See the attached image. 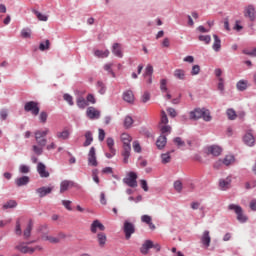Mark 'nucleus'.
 Listing matches in <instances>:
<instances>
[{
	"instance_id": "f257e3e1",
	"label": "nucleus",
	"mask_w": 256,
	"mask_h": 256,
	"mask_svg": "<svg viewBox=\"0 0 256 256\" xmlns=\"http://www.w3.org/2000/svg\"><path fill=\"white\" fill-rule=\"evenodd\" d=\"M121 141L123 143V163H129V157H131V141H133V138L128 133H123L121 135Z\"/></svg>"
},
{
	"instance_id": "f03ea898",
	"label": "nucleus",
	"mask_w": 256,
	"mask_h": 256,
	"mask_svg": "<svg viewBox=\"0 0 256 256\" xmlns=\"http://www.w3.org/2000/svg\"><path fill=\"white\" fill-rule=\"evenodd\" d=\"M31 243H35V241H31V242H22L20 244H18L16 246V249L18 251H20V253H24V255H27V253L29 255H33L34 251H43V247L41 246H35V247H29V245H31Z\"/></svg>"
},
{
	"instance_id": "7ed1b4c3",
	"label": "nucleus",
	"mask_w": 256,
	"mask_h": 256,
	"mask_svg": "<svg viewBox=\"0 0 256 256\" xmlns=\"http://www.w3.org/2000/svg\"><path fill=\"white\" fill-rule=\"evenodd\" d=\"M228 209H229V211H234V213H236L237 219L240 223H246L247 216H245V214H243V208H241V206L236 205V204H230L228 206Z\"/></svg>"
},
{
	"instance_id": "20e7f679",
	"label": "nucleus",
	"mask_w": 256,
	"mask_h": 256,
	"mask_svg": "<svg viewBox=\"0 0 256 256\" xmlns=\"http://www.w3.org/2000/svg\"><path fill=\"white\" fill-rule=\"evenodd\" d=\"M24 111H26V113H31L32 115H34V117H37L40 111L39 103L36 101L26 102L24 105Z\"/></svg>"
},
{
	"instance_id": "39448f33",
	"label": "nucleus",
	"mask_w": 256,
	"mask_h": 256,
	"mask_svg": "<svg viewBox=\"0 0 256 256\" xmlns=\"http://www.w3.org/2000/svg\"><path fill=\"white\" fill-rule=\"evenodd\" d=\"M34 135L38 145H40L41 147H45V145H47V139L42 137H47V135H49V128H45L44 131L37 130Z\"/></svg>"
},
{
	"instance_id": "423d86ee",
	"label": "nucleus",
	"mask_w": 256,
	"mask_h": 256,
	"mask_svg": "<svg viewBox=\"0 0 256 256\" xmlns=\"http://www.w3.org/2000/svg\"><path fill=\"white\" fill-rule=\"evenodd\" d=\"M123 231L125 234V239H127V240L131 239V235H133V233H135V224L126 220L124 222Z\"/></svg>"
},
{
	"instance_id": "0eeeda50",
	"label": "nucleus",
	"mask_w": 256,
	"mask_h": 256,
	"mask_svg": "<svg viewBox=\"0 0 256 256\" xmlns=\"http://www.w3.org/2000/svg\"><path fill=\"white\" fill-rule=\"evenodd\" d=\"M244 17L250 19L251 21H255L256 9L254 5L250 4L244 8Z\"/></svg>"
},
{
	"instance_id": "6e6552de",
	"label": "nucleus",
	"mask_w": 256,
	"mask_h": 256,
	"mask_svg": "<svg viewBox=\"0 0 256 256\" xmlns=\"http://www.w3.org/2000/svg\"><path fill=\"white\" fill-rule=\"evenodd\" d=\"M88 165L90 167H97L99 163L97 162V153L95 147H91L88 153Z\"/></svg>"
},
{
	"instance_id": "1a4fd4ad",
	"label": "nucleus",
	"mask_w": 256,
	"mask_h": 256,
	"mask_svg": "<svg viewBox=\"0 0 256 256\" xmlns=\"http://www.w3.org/2000/svg\"><path fill=\"white\" fill-rule=\"evenodd\" d=\"M123 181L128 187H137V174L135 172H130L128 177L124 178Z\"/></svg>"
},
{
	"instance_id": "9d476101",
	"label": "nucleus",
	"mask_w": 256,
	"mask_h": 256,
	"mask_svg": "<svg viewBox=\"0 0 256 256\" xmlns=\"http://www.w3.org/2000/svg\"><path fill=\"white\" fill-rule=\"evenodd\" d=\"M200 241L206 249L211 245V234L208 230L204 231L200 237Z\"/></svg>"
},
{
	"instance_id": "9b49d317",
	"label": "nucleus",
	"mask_w": 256,
	"mask_h": 256,
	"mask_svg": "<svg viewBox=\"0 0 256 256\" xmlns=\"http://www.w3.org/2000/svg\"><path fill=\"white\" fill-rule=\"evenodd\" d=\"M231 176H228L226 179L219 180V188L221 191H227V189L231 188Z\"/></svg>"
},
{
	"instance_id": "f8f14e48",
	"label": "nucleus",
	"mask_w": 256,
	"mask_h": 256,
	"mask_svg": "<svg viewBox=\"0 0 256 256\" xmlns=\"http://www.w3.org/2000/svg\"><path fill=\"white\" fill-rule=\"evenodd\" d=\"M86 115L89 119H99L101 113L95 107H88L86 110Z\"/></svg>"
},
{
	"instance_id": "ddd939ff",
	"label": "nucleus",
	"mask_w": 256,
	"mask_h": 256,
	"mask_svg": "<svg viewBox=\"0 0 256 256\" xmlns=\"http://www.w3.org/2000/svg\"><path fill=\"white\" fill-rule=\"evenodd\" d=\"M243 141L245 145H248V147H253L255 145V137L251 132H248L244 135Z\"/></svg>"
},
{
	"instance_id": "4468645a",
	"label": "nucleus",
	"mask_w": 256,
	"mask_h": 256,
	"mask_svg": "<svg viewBox=\"0 0 256 256\" xmlns=\"http://www.w3.org/2000/svg\"><path fill=\"white\" fill-rule=\"evenodd\" d=\"M37 171L42 178H47L49 177V172L47 171V167L45 164L39 162L37 165Z\"/></svg>"
},
{
	"instance_id": "2eb2a0df",
	"label": "nucleus",
	"mask_w": 256,
	"mask_h": 256,
	"mask_svg": "<svg viewBox=\"0 0 256 256\" xmlns=\"http://www.w3.org/2000/svg\"><path fill=\"white\" fill-rule=\"evenodd\" d=\"M97 229H99V231H103L105 229V225L100 223L99 220H94L90 226V231L92 233H97Z\"/></svg>"
},
{
	"instance_id": "dca6fc26",
	"label": "nucleus",
	"mask_w": 256,
	"mask_h": 256,
	"mask_svg": "<svg viewBox=\"0 0 256 256\" xmlns=\"http://www.w3.org/2000/svg\"><path fill=\"white\" fill-rule=\"evenodd\" d=\"M149 249H153V241L146 240L140 248V252L142 255H147L149 253Z\"/></svg>"
},
{
	"instance_id": "f3484780",
	"label": "nucleus",
	"mask_w": 256,
	"mask_h": 256,
	"mask_svg": "<svg viewBox=\"0 0 256 256\" xmlns=\"http://www.w3.org/2000/svg\"><path fill=\"white\" fill-rule=\"evenodd\" d=\"M112 53H113V55H115V57H119V59H122L123 50L121 49V44L114 43L112 46Z\"/></svg>"
},
{
	"instance_id": "a211bd4d",
	"label": "nucleus",
	"mask_w": 256,
	"mask_h": 256,
	"mask_svg": "<svg viewBox=\"0 0 256 256\" xmlns=\"http://www.w3.org/2000/svg\"><path fill=\"white\" fill-rule=\"evenodd\" d=\"M123 100L126 101V103H134L135 102V94H133V91L127 90L123 93Z\"/></svg>"
},
{
	"instance_id": "6ab92c4d",
	"label": "nucleus",
	"mask_w": 256,
	"mask_h": 256,
	"mask_svg": "<svg viewBox=\"0 0 256 256\" xmlns=\"http://www.w3.org/2000/svg\"><path fill=\"white\" fill-rule=\"evenodd\" d=\"M73 181L64 180L60 183V193H65V191H69L71 187H73Z\"/></svg>"
},
{
	"instance_id": "aec40b11",
	"label": "nucleus",
	"mask_w": 256,
	"mask_h": 256,
	"mask_svg": "<svg viewBox=\"0 0 256 256\" xmlns=\"http://www.w3.org/2000/svg\"><path fill=\"white\" fill-rule=\"evenodd\" d=\"M30 181L29 176H22L15 179V184L17 187H23L25 185H28Z\"/></svg>"
},
{
	"instance_id": "412c9836",
	"label": "nucleus",
	"mask_w": 256,
	"mask_h": 256,
	"mask_svg": "<svg viewBox=\"0 0 256 256\" xmlns=\"http://www.w3.org/2000/svg\"><path fill=\"white\" fill-rule=\"evenodd\" d=\"M97 241H98V245L99 247H105V245H107V235L103 232H100L97 234Z\"/></svg>"
},
{
	"instance_id": "4be33fe9",
	"label": "nucleus",
	"mask_w": 256,
	"mask_h": 256,
	"mask_svg": "<svg viewBox=\"0 0 256 256\" xmlns=\"http://www.w3.org/2000/svg\"><path fill=\"white\" fill-rule=\"evenodd\" d=\"M203 117V109L201 108H196L195 110L190 112V119H202Z\"/></svg>"
},
{
	"instance_id": "5701e85b",
	"label": "nucleus",
	"mask_w": 256,
	"mask_h": 256,
	"mask_svg": "<svg viewBox=\"0 0 256 256\" xmlns=\"http://www.w3.org/2000/svg\"><path fill=\"white\" fill-rule=\"evenodd\" d=\"M51 191H53V187H40L36 190V193H38L39 197H45L49 195Z\"/></svg>"
},
{
	"instance_id": "b1692460",
	"label": "nucleus",
	"mask_w": 256,
	"mask_h": 256,
	"mask_svg": "<svg viewBox=\"0 0 256 256\" xmlns=\"http://www.w3.org/2000/svg\"><path fill=\"white\" fill-rule=\"evenodd\" d=\"M221 151L222 149L219 146L213 145L208 147V153L214 157H219V155H221Z\"/></svg>"
},
{
	"instance_id": "393cba45",
	"label": "nucleus",
	"mask_w": 256,
	"mask_h": 256,
	"mask_svg": "<svg viewBox=\"0 0 256 256\" xmlns=\"http://www.w3.org/2000/svg\"><path fill=\"white\" fill-rule=\"evenodd\" d=\"M167 145V137L165 135H160L156 141V147L158 149H163Z\"/></svg>"
},
{
	"instance_id": "a878e982",
	"label": "nucleus",
	"mask_w": 256,
	"mask_h": 256,
	"mask_svg": "<svg viewBox=\"0 0 256 256\" xmlns=\"http://www.w3.org/2000/svg\"><path fill=\"white\" fill-rule=\"evenodd\" d=\"M214 43L212 45V49L218 53V51H221V39H219V36L217 34L213 35Z\"/></svg>"
},
{
	"instance_id": "bb28decb",
	"label": "nucleus",
	"mask_w": 256,
	"mask_h": 256,
	"mask_svg": "<svg viewBox=\"0 0 256 256\" xmlns=\"http://www.w3.org/2000/svg\"><path fill=\"white\" fill-rule=\"evenodd\" d=\"M31 231H33V220H29L26 229L23 232L24 239L31 237Z\"/></svg>"
},
{
	"instance_id": "cd10ccee",
	"label": "nucleus",
	"mask_w": 256,
	"mask_h": 256,
	"mask_svg": "<svg viewBox=\"0 0 256 256\" xmlns=\"http://www.w3.org/2000/svg\"><path fill=\"white\" fill-rule=\"evenodd\" d=\"M247 87H249V81L247 80H240L236 84V89L238 91H246Z\"/></svg>"
},
{
	"instance_id": "c85d7f7f",
	"label": "nucleus",
	"mask_w": 256,
	"mask_h": 256,
	"mask_svg": "<svg viewBox=\"0 0 256 256\" xmlns=\"http://www.w3.org/2000/svg\"><path fill=\"white\" fill-rule=\"evenodd\" d=\"M223 165L229 167L235 163V156L233 155H226L225 158L222 160Z\"/></svg>"
},
{
	"instance_id": "c756f323",
	"label": "nucleus",
	"mask_w": 256,
	"mask_h": 256,
	"mask_svg": "<svg viewBox=\"0 0 256 256\" xmlns=\"http://www.w3.org/2000/svg\"><path fill=\"white\" fill-rule=\"evenodd\" d=\"M174 77L176 79H179L180 81H185V77H186L185 70L183 69L174 70Z\"/></svg>"
},
{
	"instance_id": "7c9ffc66",
	"label": "nucleus",
	"mask_w": 256,
	"mask_h": 256,
	"mask_svg": "<svg viewBox=\"0 0 256 256\" xmlns=\"http://www.w3.org/2000/svg\"><path fill=\"white\" fill-rule=\"evenodd\" d=\"M85 139L83 147H89V145L93 143V133H91V131H87L85 133Z\"/></svg>"
},
{
	"instance_id": "2f4dec72",
	"label": "nucleus",
	"mask_w": 256,
	"mask_h": 256,
	"mask_svg": "<svg viewBox=\"0 0 256 256\" xmlns=\"http://www.w3.org/2000/svg\"><path fill=\"white\" fill-rule=\"evenodd\" d=\"M41 239L42 241H49V243H53V244L59 243L60 241L59 238L55 236H49L47 234L42 235Z\"/></svg>"
},
{
	"instance_id": "473e14b6",
	"label": "nucleus",
	"mask_w": 256,
	"mask_h": 256,
	"mask_svg": "<svg viewBox=\"0 0 256 256\" xmlns=\"http://www.w3.org/2000/svg\"><path fill=\"white\" fill-rule=\"evenodd\" d=\"M76 105L77 107H79V109H85L89 104L87 103V100H85V98L80 96L76 100Z\"/></svg>"
},
{
	"instance_id": "72a5a7b5",
	"label": "nucleus",
	"mask_w": 256,
	"mask_h": 256,
	"mask_svg": "<svg viewBox=\"0 0 256 256\" xmlns=\"http://www.w3.org/2000/svg\"><path fill=\"white\" fill-rule=\"evenodd\" d=\"M133 117L131 116H126L124 119V127L125 129H131V127H133Z\"/></svg>"
},
{
	"instance_id": "f704fd0d",
	"label": "nucleus",
	"mask_w": 256,
	"mask_h": 256,
	"mask_svg": "<svg viewBox=\"0 0 256 256\" xmlns=\"http://www.w3.org/2000/svg\"><path fill=\"white\" fill-rule=\"evenodd\" d=\"M94 55L96 57H100L101 59H104L105 57H109V50H105V51H103V50H96L94 52Z\"/></svg>"
},
{
	"instance_id": "c9c22d12",
	"label": "nucleus",
	"mask_w": 256,
	"mask_h": 256,
	"mask_svg": "<svg viewBox=\"0 0 256 256\" xmlns=\"http://www.w3.org/2000/svg\"><path fill=\"white\" fill-rule=\"evenodd\" d=\"M17 207V201L9 200L3 205V209H15Z\"/></svg>"
},
{
	"instance_id": "e433bc0d",
	"label": "nucleus",
	"mask_w": 256,
	"mask_h": 256,
	"mask_svg": "<svg viewBox=\"0 0 256 256\" xmlns=\"http://www.w3.org/2000/svg\"><path fill=\"white\" fill-rule=\"evenodd\" d=\"M226 115L230 121H235V119H237V113L231 108L226 111Z\"/></svg>"
},
{
	"instance_id": "4c0bfd02",
	"label": "nucleus",
	"mask_w": 256,
	"mask_h": 256,
	"mask_svg": "<svg viewBox=\"0 0 256 256\" xmlns=\"http://www.w3.org/2000/svg\"><path fill=\"white\" fill-rule=\"evenodd\" d=\"M51 47V42L49 40H45L44 42H41L39 45L40 51H47Z\"/></svg>"
},
{
	"instance_id": "58836bf2",
	"label": "nucleus",
	"mask_w": 256,
	"mask_h": 256,
	"mask_svg": "<svg viewBox=\"0 0 256 256\" xmlns=\"http://www.w3.org/2000/svg\"><path fill=\"white\" fill-rule=\"evenodd\" d=\"M97 88H98V93H100V95H105L107 88L105 87V84L103 82L98 81Z\"/></svg>"
},
{
	"instance_id": "ea45409f",
	"label": "nucleus",
	"mask_w": 256,
	"mask_h": 256,
	"mask_svg": "<svg viewBox=\"0 0 256 256\" xmlns=\"http://www.w3.org/2000/svg\"><path fill=\"white\" fill-rule=\"evenodd\" d=\"M104 71H107L113 78L116 77L115 72H113V63L105 64Z\"/></svg>"
},
{
	"instance_id": "a19ab883",
	"label": "nucleus",
	"mask_w": 256,
	"mask_h": 256,
	"mask_svg": "<svg viewBox=\"0 0 256 256\" xmlns=\"http://www.w3.org/2000/svg\"><path fill=\"white\" fill-rule=\"evenodd\" d=\"M69 135H70L69 130H63L62 132H57L56 137L58 139L65 140V139H67L69 137Z\"/></svg>"
},
{
	"instance_id": "79ce46f5",
	"label": "nucleus",
	"mask_w": 256,
	"mask_h": 256,
	"mask_svg": "<svg viewBox=\"0 0 256 256\" xmlns=\"http://www.w3.org/2000/svg\"><path fill=\"white\" fill-rule=\"evenodd\" d=\"M107 143V147L109 148L110 153H113L114 151V147H115V140H113V138L109 137L106 140Z\"/></svg>"
},
{
	"instance_id": "37998d69",
	"label": "nucleus",
	"mask_w": 256,
	"mask_h": 256,
	"mask_svg": "<svg viewBox=\"0 0 256 256\" xmlns=\"http://www.w3.org/2000/svg\"><path fill=\"white\" fill-rule=\"evenodd\" d=\"M159 129L162 135H165V133H171V126L167 124L159 125Z\"/></svg>"
},
{
	"instance_id": "c03bdc74",
	"label": "nucleus",
	"mask_w": 256,
	"mask_h": 256,
	"mask_svg": "<svg viewBox=\"0 0 256 256\" xmlns=\"http://www.w3.org/2000/svg\"><path fill=\"white\" fill-rule=\"evenodd\" d=\"M49 117V114L46 111H41L39 114V121L40 123H47V119Z\"/></svg>"
},
{
	"instance_id": "a18cd8bd",
	"label": "nucleus",
	"mask_w": 256,
	"mask_h": 256,
	"mask_svg": "<svg viewBox=\"0 0 256 256\" xmlns=\"http://www.w3.org/2000/svg\"><path fill=\"white\" fill-rule=\"evenodd\" d=\"M169 123V118L164 110L161 111V119L159 125H167Z\"/></svg>"
},
{
	"instance_id": "49530a36",
	"label": "nucleus",
	"mask_w": 256,
	"mask_h": 256,
	"mask_svg": "<svg viewBox=\"0 0 256 256\" xmlns=\"http://www.w3.org/2000/svg\"><path fill=\"white\" fill-rule=\"evenodd\" d=\"M161 160L164 165H166V163H171V154L169 152L162 154Z\"/></svg>"
},
{
	"instance_id": "de8ad7c7",
	"label": "nucleus",
	"mask_w": 256,
	"mask_h": 256,
	"mask_svg": "<svg viewBox=\"0 0 256 256\" xmlns=\"http://www.w3.org/2000/svg\"><path fill=\"white\" fill-rule=\"evenodd\" d=\"M33 13H34V15H36V17L39 21H47V19H49L47 17V15H44L43 13H41L37 10H34Z\"/></svg>"
},
{
	"instance_id": "09e8293b",
	"label": "nucleus",
	"mask_w": 256,
	"mask_h": 256,
	"mask_svg": "<svg viewBox=\"0 0 256 256\" xmlns=\"http://www.w3.org/2000/svg\"><path fill=\"white\" fill-rule=\"evenodd\" d=\"M21 37H23V39H30L31 38V29H29V28L22 29Z\"/></svg>"
},
{
	"instance_id": "8fccbe9b",
	"label": "nucleus",
	"mask_w": 256,
	"mask_h": 256,
	"mask_svg": "<svg viewBox=\"0 0 256 256\" xmlns=\"http://www.w3.org/2000/svg\"><path fill=\"white\" fill-rule=\"evenodd\" d=\"M160 90L162 93H167L169 89L167 88V79H161L160 80Z\"/></svg>"
},
{
	"instance_id": "3c124183",
	"label": "nucleus",
	"mask_w": 256,
	"mask_h": 256,
	"mask_svg": "<svg viewBox=\"0 0 256 256\" xmlns=\"http://www.w3.org/2000/svg\"><path fill=\"white\" fill-rule=\"evenodd\" d=\"M202 119H204L205 121H211V119H212L211 112H209V110H207V109H203L202 110Z\"/></svg>"
},
{
	"instance_id": "603ef678",
	"label": "nucleus",
	"mask_w": 256,
	"mask_h": 256,
	"mask_svg": "<svg viewBox=\"0 0 256 256\" xmlns=\"http://www.w3.org/2000/svg\"><path fill=\"white\" fill-rule=\"evenodd\" d=\"M43 147L44 146H37V145H33L32 146V151L36 154V155H43Z\"/></svg>"
},
{
	"instance_id": "864d4df0",
	"label": "nucleus",
	"mask_w": 256,
	"mask_h": 256,
	"mask_svg": "<svg viewBox=\"0 0 256 256\" xmlns=\"http://www.w3.org/2000/svg\"><path fill=\"white\" fill-rule=\"evenodd\" d=\"M152 75H153V66L151 64H148L144 72V77H152Z\"/></svg>"
},
{
	"instance_id": "5fc2aeb1",
	"label": "nucleus",
	"mask_w": 256,
	"mask_h": 256,
	"mask_svg": "<svg viewBox=\"0 0 256 256\" xmlns=\"http://www.w3.org/2000/svg\"><path fill=\"white\" fill-rule=\"evenodd\" d=\"M199 41H202L206 45H209L211 43V36H209V35H200L199 36Z\"/></svg>"
},
{
	"instance_id": "6e6d98bb",
	"label": "nucleus",
	"mask_w": 256,
	"mask_h": 256,
	"mask_svg": "<svg viewBox=\"0 0 256 256\" xmlns=\"http://www.w3.org/2000/svg\"><path fill=\"white\" fill-rule=\"evenodd\" d=\"M190 73L192 76L199 75V73H201V66H199L197 64L192 66V70Z\"/></svg>"
},
{
	"instance_id": "4d7b16f0",
	"label": "nucleus",
	"mask_w": 256,
	"mask_h": 256,
	"mask_svg": "<svg viewBox=\"0 0 256 256\" xmlns=\"http://www.w3.org/2000/svg\"><path fill=\"white\" fill-rule=\"evenodd\" d=\"M174 189L178 193H181V191H183V183H181V181H175L174 182Z\"/></svg>"
},
{
	"instance_id": "13d9d810",
	"label": "nucleus",
	"mask_w": 256,
	"mask_h": 256,
	"mask_svg": "<svg viewBox=\"0 0 256 256\" xmlns=\"http://www.w3.org/2000/svg\"><path fill=\"white\" fill-rule=\"evenodd\" d=\"M141 221H142V223H146V225H149V223H151L153 221V218H151V216H149V215H142Z\"/></svg>"
},
{
	"instance_id": "bf43d9fd",
	"label": "nucleus",
	"mask_w": 256,
	"mask_h": 256,
	"mask_svg": "<svg viewBox=\"0 0 256 256\" xmlns=\"http://www.w3.org/2000/svg\"><path fill=\"white\" fill-rule=\"evenodd\" d=\"M132 147L135 153H141V144H139V141H134Z\"/></svg>"
},
{
	"instance_id": "052dcab7",
	"label": "nucleus",
	"mask_w": 256,
	"mask_h": 256,
	"mask_svg": "<svg viewBox=\"0 0 256 256\" xmlns=\"http://www.w3.org/2000/svg\"><path fill=\"white\" fill-rule=\"evenodd\" d=\"M19 171L22 174H27V173H29V171H31V169L27 165H20L19 166Z\"/></svg>"
},
{
	"instance_id": "680f3d73",
	"label": "nucleus",
	"mask_w": 256,
	"mask_h": 256,
	"mask_svg": "<svg viewBox=\"0 0 256 256\" xmlns=\"http://www.w3.org/2000/svg\"><path fill=\"white\" fill-rule=\"evenodd\" d=\"M218 91H221L223 93L225 91V84L223 82V78H218Z\"/></svg>"
},
{
	"instance_id": "e2e57ef3",
	"label": "nucleus",
	"mask_w": 256,
	"mask_h": 256,
	"mask_svg": "<svg viewBox=\"0 0 256 256\" xmlns=\"http://www.w3.org/2000/svg\"><path fill=\"white\" fill-rule=\"evenodd\" d=\"M64 101H67L69 105H74L73 103V96L69 95V94H64L63 96Z\"/></svg>"
},
{
	"instance_id": "0e129e2a",
	"label": "nucleus",
	"mask_w": 256,
	"mask_h": 256,
	"mask_svg": "<svg viewBox=\"0 0 256 256\" xmlns=\"http://www.w3.org/2000/svg\"><path fill=\"white\" fill-rule=\"evenodd\" d=\"M174 143L178 146V147H185V142L181 139V137H176L174 139Z\"/></svg>"
},
{
	"instance_id": "69168bd1",
	"label": "nucleus",
	"mask_w": 256,
	"mask_h": 256,
	"mask_svg": "<svg viewBox=\"0 0 256 256\" xmlns=\"http://www.w3.org/2000/svg\"><path fill=\"white\" fill-rule=\"evenodd\" d=\"M15 233L16 235H21L23 233L21 230V222L19 220L16 222Z\"/></svg>"
},
{
	"instance_id": "338daca9",
	"label": "nucleus",
	"mask_w": 256,
	"mask_h": 256,
	"mask_svg": "<svg viewBox=\"0 0 256 256\" xmlns=\"http://www.w3.org/2000/svg\"><path fill=\"white\" fill-rule=\"evenodd\" d=\"M62 205L68 210V211H73V208H71V201L69 200H63Z\"/></svg>"
},
{
	"instance_id": "774afa93",
	"label": "nucleus",
	"mask_w": 256,
	"mask_h": 256,
	"mask_svg": "<svg viewBox=\"0 0 256 256\" xmlns=\"http://www.w3.org/2000/svg\"><path fill=\"white\" fill-rule=\"evenodd\" d=\"M151 99V94L149 92H145L142 96V103H147Z\"/></svg>"
}]
</instances>
